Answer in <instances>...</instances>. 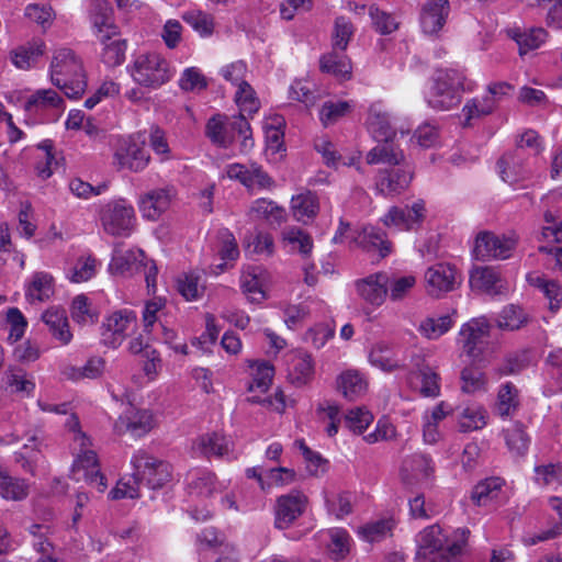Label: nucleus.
Returning <instances> with one entry per match:
<instances>
[{
    "label": "nucleus",
    "instance_id": "nucleus-1",
    "mask_svg": "<svg viewBox=\"0 0 562 562\" xmlns=\"http://www.w3.org/2000/svg\"><path fill=\"white\" fill-rule=\"evenodd\" d=\"M468 535L465 528L450 530L437 524L431 525L417 536V554L425 562H452L465 547Z\"/></svg>",
    "mask_w": 562,
    "mask_h": 562
},
{
    "label": "nucleus",
    "instance_id": "nucleus-2",
    "mask_svg": "<svg viewBox=\"0 0 562 562\" xmlns=\"http://www.w3.org/2000/svg\"><path fill=\"white\" fill-rule=\"evenodd\" d=\"M49 77L54 86L68 98L77 99L87 88V75L81 57L68 47L54 49L49 65Z\"/></svg>",
    "mask_w": 562,
    "mask_h": 562
},
{
    "label": "nucleus",
    "instance_id": "nucleus-3",
    "mask_svg": "<svg viewBox=\"0 0 562 562\" xmlns=\"http://www.w3.org/2000/svg\"><path fill=\"white\" fill-rule=\"evenodd\" d=\"M66 426L72 432V449L76 456L71 469L76 481H85L98 492L103 493L106 480L99 470L95 452L90 449V439L79 429V422L75 415H70Z\"/></svg>",
    "mask_w": 562,
    "mask_h": 562
},
{
    "label": "nucleus",
    "instance_id": "nucleus-4",
    "mask_svg": "<svg viewBox=\"0 0 562 562\" xmlns=\"http://www.w3.org/2000/svg\"><path fill=\"white\" fill-rule=\"evenodd\" d=\"M92 34L99 45L100 60L109 68L121 66L126 58L127 41L122 37L111 12L97 11L90 15Z\"/></svg>",
    "mask_w": 562,
    "mask_h": 562
},
{
    "label": "nucleus",
    "instance_id": "nucleus-5",
    "mask_svg": "<svg viewBox=\"0 0 562 562\" xmlns=\"http://www.w3.org/2000/svg\"><path fill=\"white\" fill-rule=\"evenodd\" d=\"M476 82L468 79L458 69H440L435 74L432 86L426 100L437 110H450L461 102L463 92H472Z\"/></svg>",
    "mask_w": 562,
    "mask_h": 562
},
{
    "label": "nucleus",
    "instance_id": "nucleus-6",
    "mask_svg": "<svg viewBox=\"0 0 562 562\" xmlns=\"http://www.w3.org/2000/svg\"><path fill=\"white\" fill-rule=\"evenodd\" d=\"M126 70L132 80L144 88L158 89L171 80L175 69L166 57L157 52L135 55Z\"/></svg>",
    "mask_w": 562,
    "mask_h": 562
},
{
    "label": "nucleus",
    "instance_id": "nucleus-7",
    "mask_svg": "<svg viewBox=\"0 0 562 562\" xmlns=\"http://www.w3.org/2000/svg\"><path fill=\"white\" fill-rule=\"evenodd\" d=\"M233 100L238 108V115L232 117L233 128L238 131L241 137L240 150L249 151L254 146L251 127L248 117L254 116L260 109V99L250 82L235 89Z\"/></svg>",
    "mask_w": 562,
    "mask_h": 562
},
{
    "label": "nucleus",
    "instance_id": "nucleus-8",
    "mask_svg": "<svg viewBox=\"0 0 562 562\" xmlns=\"http://www.w3.org/2000/svg\"><path fill=\"white\" fill-rule=\"evenodd\" d=\"M99 220L104 232L112 236L127 237L136 225L135 210L125 199H115L102 204Z\"/></svg>",
    "mask_w": 562,
    "mask_h": 562
},
{
    "label": "nucleus",
    "instance_id": "nucleus-9",
    "mask_svg": "<svg viewBox=\"0 0 562 562\" xmlns=\"http://www.w3.org/2000/svg\"><path fill=\"white\" fill-rule=\"evenodd\" d=\"M491 330L492 325L486 317H473L460 327L457 342L464 355L480 361L490 350Z\"/></svg>",
    "mask_w": 562,
    "mask_h": 562
},
{
    "label": "nucleus",
    "instance_id": "nucleus-10",
    "mask_svg": "<svg viewBox=\"0 0 562 562\" xmlns=\"http://www.w3.org/2000/svg\"><path fill=\"white\" fill-rule=\"evenodd\" d=\"M517 244L518 236L515 233L482 231L475 236L472 254L482 261L505 260L512 257Z\"/></svg>",
    "mask_w": 562,
    "mask_h": 562
},
{
    "label": "nucleus",
    "instance_id": "nucleus-11",
    "mask_svg": "<svg viewBox=\"0 0 562 562\" xmlns=\"http://www.w3.org/2000/svg\"><path fill=\"white\" fill-rule=\"evenodd\" d=\"M131 464L135 475L150 488L162 487L171 480V467L162 460H158L144 450L136 451Z\"/></svg>",
    "mask_w": 562,
    "mask_h": 562
},
{
    "label": "nucleus",
    "instance_id": "nucleus-12",
    "mask_svg": "<svg viewBox=\"0 0 562 562\" xmlns=\"http://www.w3.org/2000/svg\"><path fill=\"white\" fill-rule=\"evenodd\" d=\"M137 315L130 308H122L109 314L102 324V341L112 348L119 347L134 331Z\"/></svg>",
    "mask_w": 562,
    "mask_h": 562
},
{
    "label": "nucleus",
    "instance_id": "nucleus-13",
    "mask_svg": "<svg viewBox=\"0 0 562 562\" xmlns=\"http://www.w3.org/2000/svg\"><path fill=\"white\" fill-rule=\"evenodd\" d=\"M427 215L426 204L423 200H417L411 205L404 207L392 206L381 217V222L389 228L400 232H409L418 229Z\"/></svg>",
    "mask_w": 562,
    "mask_h": 562
},
{
    "label": "nucleus",
    "instance_id": "nucleus-14",
    "mask_svg": "<svg viewBox=\"0 0 562 562\" xmlns=\"http://www.w3.org/2000/svg\"><path fill=\"white\" fill-rule=\"evenodd\" d=\"M424 280L427 293L431 296H440L460 285L461 274L453 265L437 262L427 268Z\"/></svg>",
    "mask_w": 562,
    "mask_h": 562
},
{
    "label": "nucleus",
    "instance_id": "nucleus-15",
    "mask_svg": "<svg viewBox=\"0 0 562 562\" xmlns=\"http://www.w3.org/2000/svg\"><path fill=\"white\" fill-rule=\"evenodd\" d=\"M544 225L539 241L562 243V193L550 192L542 199Z\"/></svg>",
    "mask_w": 562,
    "mask_h": 562
},
{
    "label": "nucleus",
    "instance_id": "nucleus-16",
    "mask_svg": "<svg viewBox=\"0 0 562 562\" xmlns=\"http://www.w3.org/2000/svg\"><path fill=\"white\" fill-rule=\"evenodd\" d=\"M156 425V418L150 409L128 406L114 423V430L119 435L130 434L133 437H143Z\"/></svg>",
    "mask_w": 562,
    "mask_h": 562
},
{
    "label": "nucleus",
    "instance_id": "nucleus-17",
    "mask_svg": "<svg viewBox=\"0 0 562 562\" xmlns=\"http://www.w3.org/2000/svg\"><path fill=\"white\" fill-rule=\"evenodd\" d=\"M225 176L239 181L248 190H268L274 187V180L257 162L229 164L225 167Z\"/></svg>",
    "mask_w": 562,
    "mask_h": 562
},
{
    "label": "nucleus",
    "instance_id": "nucleus-18",
    "mask_svg": "<svg viewBox=\"0 0 562 562\" xmlns=\"http://www.w3.org/2000/svg\"><path fill=\"white\" fill-rule=\"evenodd\" d=\"M308 505L307 496L297 490H292L277 498L274 514L276 526L280 529L289 528L303 515Z\"/></svg>",
    "mask_w": 562,
    "mask_h": 562
},
{
    "label": "nucleus",
    "instance_id": "nucleus-19",
    "mask_svg": "<svg viewBox=\"0 0 562 562\" xmlns=\"http://www.w3.org/2000/svg\"><path fill=\"white\" fill-rule=\"evenodd\" d=\"M271 276L262 267L249 266L243 270L240 276V288L243 293L251 303L260 304L269 296Z\"/></svg>",
    "mask_w": 562,
    "mask_h": 562
},
{
    "label": "nucleus",
    "instance_id": "nucleus-20",
    "mask_svg": "<svg viewBox=\"0 0 562 562\" xmlns=\"http://www.w3.org/2000/svg\"><path fill=\"white\" fill-rule=\"evenodd\" d=\"M435 471V462L430 456L414 453L404 459L400 474L405 484L417 485L430 482Z\"/></svg>",
    "mask_w": 562,
    "mask_h": 562
},
{
    "label": "nucleus",
    "instance_id": "nucleus-21",
    "mask_svg": "<svg viewBox=\"0 0 562 562\" xmlns=\"http://www.w3.org/2000/svg\"><path fill=\"white\" fill-rule=\"evenodd\" d=\"M149 155L145 147L133 137L120 142L114 153V164L119 169L140 171L146 168Z\"/></svg>",
    "mask_w": 562,
    "mask_h": 562
},
{
    "label": "nucleus",
    "instance_id": "nucleus-22",
    "mask_svg": "<svg viewBox=\"0 0 562 562\" xmlns=\"http://www.w3.org/2000/svg\"><path fill=\"white\" fill-rule=\"evenodd\" d=\"M186 480L189 494L204 498L224 492L229 483L228 481H220L213 472L206 469L191 470Z\"/></svg>",
    "mask_w": 562,
    "mask_h": 562
},
{
    "label": "nucleus",
    "instance_id": "nucleus-23",
    "mask_svg": "<svg viewBox=\"0 0 562 562\" xmlns=\"http://www.w3.org/2000/svg\"><path fill=\"white\" fill-rule=\"evenodd\" d=\"M366 127L376 142H391L395 136L391 114L382 102L370 104L366 119Z\"/></svg>",
    "mask_w": 562,
    "mask_h": 562
},
{
    "label": "nucleus",
    "instance_id": "nucleus-24",
    "mask_svg": "<svg viewBox=\"0 0 562 562\" xmlns=\"http://www.w3.org/2000/svg\"><path fill=\"white\" fill-rule=\"evenodd\" d=\"M357 294L367 304L381 306L387 297V272L372 273L355 282Z\"/></svg>",
    "mask_w": 562,
    "mask_h": 562
},
{
    "label": "nucleus",
    "instance_id": "nucleus-25",
    "mask_svg": "<svg viewBox=\"0 0 562 562\" xmlns=\"http://www.w3.org/2000/svg\"><path fill=\"white\" fill-rule=\"evenodd\" d=\"M56 282L52 273L35 271L24 282L25 300L30 304L49 301L55 294Z\"/></svg>",
    "mask_w": 562,
    "mask_h": 562
},
{
    "label": "nucleus",
    "instance_id": "nucleus-26",
    "mask_svg": "<svg viewBox=\"0 0 562 562\" xmlns=\"http://www.w3.org/2000/svg\"><path fill=\"white\" fill-rule=\"evenodd\" d=\"M198 456L216 458H235L233 441L220 434H206L199 437L192 445Z\"/></svg>",
    "mask_w": 562,
    "mask_h": 562
},
{
    "label": "nucleus",
    "instance_id": "nucleus-27",
    "mask_svg": "<svg viewBox=\"0 0 562 562\" xmlns=\"http://www.w3.org/2000/svg\"><path fill=\"white\" fill-rule=\"evenodd\" d=\"M314 361L311 355L302 350H295L288 356V380L296 385L303 386L314 378Z\"/></svg>",
    "mask_w": 562,
    "mask_h": 562
},
{
    "label": "nucleus",
    "instance_id": "nucleus-28",
    "mask_svg": "<svg viewBox=\"0 0 562 562\" xmlns=\"http://www.w3.org/2000/svg\"><path fill=\"white\" fill-rule=\"evenodd\" d=\"M166 307V300L162 297H155L145 303L142 314L144 331L151 337V339H159V331L164 334L165 339H169L172 333L167 330L160 324V317Z\"/></svg>",
    "mask_w": 562,
    "mask_h": 562
},
{
    "label": "nucleus",
    "instance_id": "nucleus-29",
    "mask_svg": "<svg viewBox=\"0 0 562 562\" xmlns=\"http://www.w3.org/2000/svg\"><path fill=\"white\" fill-rule=\"evenodd\" d=\"M172 196L170 189H155L144 194L138 202L143 217L157 221L169 209Z\"/></svg>",
    "mask_w": 562,
    "mask_h": 562
},
{
    "label": "nucleus",
    "instance_id": "nucleus-30",
    "mask_svg": "<svg viewBox=\"0 0 562 562\" xmlns=\"http://www.w3.org/2000/svg\"><path fill=\"white\" fill-rule=\"evenodd\" d=\"M449 12V0H429L420 13L423 32L429 35L438 33L443 27Z\"/></svg>",
    "mask_w": 562,
    "mask_h": 562
},
{
    "label": "nucleus",
    "instance_id": "nucleus-31",
    "mask_svg": "<svg viewBox=\"0 0 562 562\" xmlns=\"http://www.w3.org/2000/svg\"><path fill=\"white\" fill-rule=\"evenodd\" d=\"M24 110L29 114L42 115L49 111L64 110L63 98L53 89H40L25 100Z\"/></svg>",
    "mask_w": 562,
    "mask_h": 562
},
{
    "label": "nucleus",
    "instance_id": "nucleus-32",
    "mask_svg": "<svg viewBox=\"0 0 562 562\" xmlns=\"http://www.w3.org/2000/svg\"><path fill=\"white\" fill-rule=\"evenodd\" d=\"M413 179V173L407 166L380 173L376 188L384 195H397L406 190Z\"/></svg>",
    "mask_w": 562,
    "mask_h": 562
},
{
    "label": "nucleus",
    "instance_id": "nucleus-33",
    "mask_svg": "<svg viewBox=\"0 0 562 562\" xmlns=\"http://www.w3.org/2000/svg\"><path fill=\"white\" fill-rule=\"evenodd\" d=\"M488 413L479 403H469L460 407L457 414V424L461 432H471L483 429L487 425Z\"/></svg>",
    "mask_w": 562,
    "mask_h": 562
},
{
    "label": "nucleus",
    "instance_id": "nucleus-34",
    "mask_svg": "<svg viewBox=\"0 0 562 562\" xmlns=\"http://www.w3.org/2000/svg\"><path fill=\"white\" fill-rule=\"evenodd\" d=\"M42 321L49 328L55 339L63 345H68L72 339L69 323L64 308L52 306L42 314Z\"/></svg>",
    "mask_w": 562,
    "mask_h": 562
},
{
    "label": "nucleus",
    "instance_id": "nucleus-35",
    "mask_svg": "<svg viewBox=\"0 0 562 562\" xmlns=\"http://www.w3.org/2000/svg\"><path fill=\"white\" fill-rule=\"evenodd\" d=\"M235 133L238 135V131L232 126V121L227 123V116L222 114L212 116L205 126V134L211 142L225 148L234 142Z\"/></svg>",
    "mask_w": 562,
    "mask_h": 562
},
{
    "label": "nucleus",
    "instance_id": "nucleus-36",
    "mask_svg": "<svg viewBox=\"0 0 562 562\" xmlns=\"http://www.w3.org/2000/svg\"><path fill=\"white\" fill-rule=\"evenodd\" d=\"M337 387L346 398L356 400L367 392L368 381L360 371L348 369L337 376Z\"/></svg>",
    "mask_w": 562,
    "mask_h": 562
},
{
    "label": "nucleus",
    "instance_id": "nucleus-37",
    "mask_svg": "<svg viewBox=\"0 0 562 562\" xmlns=\"http://www.w3.org/2000/svg\"><path fill=\"white\" fill-rule=\"evenodd\" d=\"M319 64L323 72H327L340 81L351 78V61L347 55L338 53V49H334L331 53L324 55Z\"/></svg>",
    "mask_w": 562,
    "mask_h": 562
},
{
    "label": "nucleus",
    "instance_id": "nucleus-38",
    "mask_svg": "<svg viewBox=\"0 0 562 562\" xmlns=\"http://www.w3.org/2000/svg\"><path fill=\"white\" fill-rule=\"evenodd\" d=\"M291 210L296 221L308 223L319 211L318 198L311 191L301 192L292 198Z\"/></svg>",
    "mask_w": 562,
    "mask_h": 562
},
{
    "label": "nucleus",
    "instance_id": "nucleus-39",
    "mask_svg": "<svg viewBox=\"0 0 562 562\" xmlns=\"http://www.w3.org/2000/svg\"><path fill=\"white\" fill-rule=\"evenodd\" d=\"M1 386L10 393L31 396L35 390V382L23 369L9 368L1 379Z\"/></svg>",
    "mask_w": 562,
    "mask_h": 562
},
{
    "label": "nucleus",
    "instance_id": "nucleus-40",
    "mask_svg": "<svg viewBox=\"0 0 562 562\" xmlns=\"http://www.w3.org/2000/svg\"><path fill=\"white\" fill-rule=\"evenodd\" d=\"M353 109L355 102L351 100L330 99L321 105L318 117L322 125L328 127L349 115Z\"/></svg>",
    "mask_w": 562,
    "mask_h": 562
},
{
    "label": "nucleus",
    "instance_id": "nucleus-41",
    "mask_svg": "<svg viewBox=\"0 0 562 562\" xmlns=\"http://www.w3.org/2000/svg\"><path fill=\"white\" fill-rule=\"evenodd\" d=\"M105 370V361L100 357H92L82 367L65 366L61 375L70 381L78 382L85 379L100 378Z\"/></svg>",
    "mask_w": 562,
    "mask_h": 562
},
{
    "label": "nucleus",
    "instance_id": "nucleus-42",
    "mask_svg": "<svg viewBox=\"0 0 562 562\" xmlns=\"http://www.w3.org/2000/svg\"><path fill=\"white\" fill-rule=\"evenodd\" d=\"M42 448V437L38 434L32 435L21 450L16 452V461L21 463L25 471L34 473L35 468L44 460Z\"/></svg>",
    "mask_w": 562,
    "mask_h": 562
},
{
    "label": "nucleus",
    "instance_id": "nucleus-43",
    "mask_svg": "<svg viewBox=\"0 0 562 562\" xmlns=\"http://www.w3.org/2000/svg\"><path fill=\"white\" fill-rule=\"evenodd\" d=\"M44 49L45 44L43 41H33L13 49L10 54V58L16 68L27 70L35 66L40 57L43 56Z\"/></svg>",
    "mask_w": 562,
    "mask_h": 562
},
{
    "label": "nucleus",
    "instance_id": "nucleus-44",
    "mask_svg": "<svg viewBox=\"0 0 562 562\" xmlns=\"http://www.w3.org/2000/svg\"><path fill=\"white\" fill-rule=\"evenodd\" d=\"M396 526L393 516L382 517L371 520L358 528V536L368 542H378L392 535Z\"/></svg>",
    "mask_w": 562,
    "mask_h": 562
},
{
    "label": "nucleus",
    "instance_id": "nucleus-45",
    "mask_svg": "<svg viewBox=\"0 0 562 562\" xmlns=\"http://www.w3.org/2000/svg\"><path fill=\"white\" fill-rule=\"evenodd\" d=\"M527 281L530 285L538 288L549 301L551 313L558 312L562 306V288L551 280L544 279L537 272L527 274Z\"/></svg>",
    "mask_w": 562,
    "mask_h": 562
},
{
    "label": "nucleus",
    "instance_id": "nucleus-46",
    "mask_svg": "<svg viewBox=\"0 0 562 562\" xmlns=\"http://www.w3.org/2000/svg\"><path fill=\"white\" fill-rule=\"evenodd\" d=\"M326 548L333 560H342L350 552L352 539L344 528H330L325 531Z\"/></svg>",
    "mask_w": 562,
    "mask_h": 562
},
{
    "label": "nucleus",
    "instance_id": "nucleus-47",
    "mask_svg": "<svg viewBox=\"0 0 562 562\" xmlns=\"http://www.w3.org/2000/svg\"><path fill=\"white\" fill-rule=\"evenodd\" d=\"M145 260V254L140 249H130L126 251L115 250L109 270L112 273L124 274L126 272L138 271L139 263Z\"/></svg>",
    "mask_w": 562,
    "mask_h": 562
},
{
    "label": "nucleus",
    "instance_id": "nucleus-48",
    "mask_svg": "<svg viewBox=\"0 0 562 562\" xmlns=\"http://www.w3.org/2000/svg\"><path fill=\"white\" fill-rule=\"evenodd\" d=\"M217 252L223 262L215 266L213 272L218 274L223 272L231 261L237 260L239 250L234 235L228 229H221L217 234Z\"/></svg>",
    "mask_w": 562,
    "mask_h": 562
},
{
    "label": "nucleus",
    "instance_id": "nucleus-49",
    "mask_svg": "<svg viewBox=\"0 0 562 562\" xmlns=\"http://www.w3.org/2000/svg\"><path fill=\"white\" fill-rule=\"evenodd\" d=\"M353 239L358 246L364 249H379L382 257L391 252V244L385 239V234L373 226L363 227L361 231L357 232Z\"/></svg>",
    "mask_w": 562,
    "mask_h": 562
},
{
    "label": "nucleus",
    "instance_id": "nucleus-50",
    "mask_svg": "<svg viewBox=\"0 0 562 562\" xmlns=\"http://www.w3.org/2000/svg\"><path fill=\"white\" fill-rule=\"evenodd\" d=\"M281 244L289 252L311 254L313 240L308 234L297 227H288L281 233Z\"/></svg>",
    "mask_w": 562,
    "mask_h": 562
},
{
    "label": "nucleus",
    "instance_id": "nucleus-51",
    "mask_svg": "<svg viewBox=\"0 0 562 562\" xmlns=\"http://www.w3.org/2000/svg\"><path fill=\"white\" fill-rule=\"evenodd\" d=\"M501 278L498 273L490 267L474 268L470 273V284L472 289L487 294H496L501 289Z\"/></svg>",
    "mask_w": 562,
    "mask_h": 562
},
{
    "label": "nucleus",
    "instance_id": "nucleus-52",
    "mask_svg": "<svg viewBox=\"0 0 562 562\" xmlns=\"http://www.w3.org/2000/svg\"><path fill=\"white\" fill-rule=\"evenodd\" d=\"M417 279L414 274L387 273V297L392 302H401L407 299L415 289Z\"/></svg>",
    "mask_w": 562,
    "mask_h": 562
},
{
    "label": "nucleus",
    "instance_id": "nucleus-53",
    "mask_svg": "<svg viewBox=\"0 0 562 562\" xmlns=\"http://www.w3.org/2000/svg\"><path fill=\"white\" fill-rule=\"evenodd\" d=\"M30 492V484L20 477L11 476L0 469V496L8 501H22Z\"/></svg>",
    "mask_w": 562,
    "mask_h": 562
},
{
    "label": "nucleus",
    "instance_id": "nucleus-54",
    "mask_svg": "<svg viewBox=\"0 0 562 562\" xmlns=\"http://www.w3.org/2000/svg\"><path fill=\"white\" fill-rule=\"evenodd\" d=\"M519 406V391L512 382H506L499 386L496 401L497 414L503 417H509L515 414Z\"/></svg>",
    "mask_w": 562,
    "mask_h": 562
},
{
    "label": "nucleus",
    "instance_id": "nucleus-55",
    "mask_svg": "<svg viewBox=\"0 0 562 562\" xmlns=\"http://www.w3.org/2000/svg\"><path fill=\"white\" fill-rule=\"evenodd\" d=\"M504 481L499 477L486 479L475 485L472 492V499L479 506H485L498 501Z\"/></svg>",
    "mask_w": 562,
    "mask_h": 562
},
{
    "label": "nucleus",
    "instance_id": "nucleus-56",
    "mask_svg": "<svg viewBox=\"0 0 562 562\" xmlns=\"http://www.w3.org/2000/svg\"><path fill=\"white\" fill-rule=\"evenodd\" d=\"M379 144L367 154L369 165L387 164L400 165L404 160L403 151L393 146L390 142H378Z\"/></svg>",
    "mask_w": 562,
    "mask_h": 562
},
{
    "label": "nucleus",
    "instance_id": "nucleus-57",
    "mask_svg": "<svg viewBox=\"0 0 562 562\" xmlns=\"http://www.w3.org/2000/svg\"><path fill=\"white\" fill-rule=\"evenodd\" d=\"M497 170L502 180L512 186L527 177V170L520 159L513 154L504 155L497 161Z\"/></svg>",
    "mask_w": 562,
    "mask_h": 562
},
{
    "label": "nucleus",
    "instance_id": "nucleus-58",
    "mask_svg": "<svg viewBox=\"0 0 562 562\" xmlns=\"http://www.w3.org/2000/svg\"><path fill=\"white\" fill-rule=\"evenodd\" d=\"M495 110L493 100L488 99L486 94L471 98L467 100L462 108L464 124L470 125L473 120H480L491 115Z\"/></svg>",
    "mask_w": 562,
    "mask_h": 562
},
{
    "label": "nucleus",
    "instance_id": "nucleus-59",
    "mask_svg": "<svg viewBox=\"0 0 562 562\" xmlns=\"http://www.w3.org/2000/svg\"><path fill=\"white\" fill-rule=\"evenodd\" d=\"M249 215L255 218H265L270 223L278 224L285 220L284 209L265 198L257 199L252 202L249 209Z\"/></svg>",
    "mask_w": 562,
    "mask_h": 562
},
{
    "label": "nucleus",
    "instance_id": "nucleus-60",
    "mask_svg": "<svg viewBox=\"0 0 562 562\" xmlns=\"http://www.w3.org/2000/svg\"><path fill=\"white\" fill-rule=\"evenodd\" d=\"M100 263L91 255H85L77 259L68 271V279L74 283L91 280L98 272Z\"/></svg>",
    "mask_w": 562,
    "mask_h": 562
},
{
    "label": "nucleus",
    "instance_id": "nucleus-61",
    "mask_svg": "<svg viewBox=\"0 0 562 562\" xmlns=\"http://www.w3.org/2000/svg\"><path fill=\"white\" fill-rule=\"evenodd\" d=\"M453 319L449 315L427 317L418 325V331L427 339H438L453 326Z\"/></svg>",
    "mask_w": 562,
    "mask_h": 562
},
{
    "label": "nucleus",
    "instance_id": "nucleus-62",
    "mask_svg": "<svg viewBox=\"0 0 562 562\" xmlns=\"http://www.w3.org/2000/svg\"><path fill=\"white\" fill-rule=\"evenodd\" d=\"M70 315L80 325L94 324L99 317L98 311L92 307L89 299L83 294L74 297Z\"/></svg>",
    "mask_w": 562,
    "mask_h": 562
},
{
    "label": "nucleus",
    "instance_id": "nucleus-63",
    "mask_svg": "<svg viewBox=\"0 0 562 562\" xmlns=\"http://www.w3.org/2000/svg\"><path fill=\"white\" fill-rule=\"evenodd\" d=\"M251 367V375L252 380L248 386L250 392H266L271 382L274 374V369L272 364L267 361H256Z\"/></svg>",
    "mask_w": 562,
    "mask_h": 562
},
{
    "label": "nucleus",
    "instance_id": "nucleus-64",
    "mask_svg": "<svg viewBox=\"0 0 562 562\" xmlns=\"http://www.w3.org/2000/svg\"><path fill=\"white\" fill-rule=\"evenodd\" d=\"M526 313L516 305H507L496 317L495 322L499 329L517 330L527 324Z\"/></svg>",
    "mask_w": 562,
    "mask_h": 562
}]
</instances>
